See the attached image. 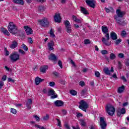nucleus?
<instances>
[{"label": "nucleus", "mask_w": 129, "mask_h": 129, "mask_svg": "<svg viewBox=\"0 0 129 129\" xmlns=\"http://www.w3.org/2000/svg\"><path fill=\"white\" fill-rule=\"evenodd\" d=\"M49 34L50 35V36H51L52 38H55V36L54 34V29H51L49 31Z\"/></svg>", "instance_id": "nucleus-30"}, {"label": "nucleus", "mask_w": 129, "mask_h": 129, "mask_svg": "<svg viewBox=\"0 0 129 129\" xmlns=\"http://www.w3.org/2000/svg\"><path fill=\"white\" fill-rule=\"evenodd\" d=\"M116 56L115 54H114V53H111L110 54V59L111 60H114V58H116Z\"/></svg>", "instance_id": "nucleus-34"}, {"label": "nucleus", "mask_w": 129, "mask_h": 129, "mask_svg": "<svg viewBox=\"0 0 129 129\" xmlns=\"http://www.w3.org/2000/svg\"><path fill=\"white\" fill-rule=\"evenodd\" d=\"M105 108L107 113H108L109 115L112 116V115L114 114V113L115 112V108H114L113 106L110 104H108L106 106Z\"/></svg>", "instance_id": "nucleus-3"}, {"label": "nucleus", "mask_w": 129, "mask_h": 129, "mask_svg": "<svg viewBox=\"0 0 129 129\" xmlns=\"http://www.w3.org/2000/svg\"><path fill=\"white\" fill-rule=\"evenodd\" d=\"M55 106L60 107L64 105V102L61 100H56L54 102Z\"/></svg>", "instance_id": "nucleus-19"}, {"label": "nucleus", "mask_w": 129, "mask_h": 129, "mask_svg": "<svg viewBox=\"0 0 129 129\" xmlns=\"http://www.w3.org/2000/svg\"><path fill=\"white\" fill-rule=\"evenodd\" d=\"M70 94L73 96H75L77 94V92L74 90H72L70 91Z\"/></svg>", "instance_id": "nucleus-33"}, {"label": "nucleus", "mask_w": 129, "mask_h": 129, "mask_svg": "<svg viewBox=\"0 0 129 129\" xmlns=\"http://www.w3.org/2000/svg\"><path fill=\"white\" fill-rule=\"evenodd\" d=\"M56 120L57 121V125L59 126V127H61L62 126V125L61 124V121L59 119H56Z\"/></svg>", "instance_id": "nucleus-48"}, {"label": "nucleus", "mask_w": 129, "mask_h": 129, "mask_svg": "<svg viewBox=\"0 0 129 129\" xmlns=\"http://www.w3.org/2000/svg\"><path fill=\"white\" fill-rule=\"evenodd\" d=\"M43 81H44V79H42L39 78L38 77L35 78V82L36 85H39V84H40L41 82H43Z\"/></svg>", "instance_id": "nucleus-21"}, {"label": "nucleus", "mask_w": 129, "mask_h": 129, "mask_svg": "<svg viewBox=\"0 0 129 129\" xmlns=\"http://www.w3.org/2000/svg\"><path fill=\"white\" fill-rule=\"evenodd\" d=\"M118 57L119 58H120V59H122V58L124 57V55L123 54V53H119L118 54Z\"/></svg>", "instance_id": "nucleus-46"}, {"label": "nucleus", "mask_w": 129, "mask_h": 129, "mask_svg": "<svg viewBox=\"0 0 129 129\" xmlns=\"http://www.w3.org/2000/svg\"><path fill=\"white\" fill-rule=\"evenodd\" d=\"M64 24L66 27V31L68 34H71L72 33V26L70 24V22L68 20H66L64 22Z\"/></svg>", "instance_id": "nucleus-5"}, {"label": "nucleus", "mask_w": 129, "mask_h": 129, "mask_svg": "<svg viewBox=\"0 0 129 129\" xmlns=\"http://www.w3.org/2000/svg\"><path fill=\"white\" fill-rule=\"evenodd\" d=\"M86 93V89H84L81 92V96H84V95Z\"/></svg>", "instance_id": "nucleus-39"}, {"label": "nucleus", "mask_w": 129, "mask_h": 129, "mask_svg": "<svg viewBox=\"0 0 129 129\" xmlns=\"http://www.w3.org/2000/svg\"><path fill=\"white\" fill-rule=\"evenodd\" d=\"M38 11H39L40 12H44V11H45V7L39 6L38 8Z\"/></svg>", "instance_id": "nucleus-35"}, {"label": "nucleus", "mask_w": 129, "mask_h": 129, "mask_svg": "<svg viewBox=\"0 0 129 129\" xmlns=\"http://www.w3.org/2000/svg\"><path fill=\"white\" fill-rule=\"evenodd\" d=\"M118 69L120 70L122 68V64H121V62L120 61H118Z\"/></svg>", "instance_id": "nucleus-38"}, {"label": "nucleus", "mask_w": 129, "mask_h": 129, "mask_svg": "<svg viewBox=\"0 0 129 129\" xmlns=\"http://www.w3.org/2000/svg\"><path fill=\"white\" fill-rule=\"evenodd\" d=\"M114 19L117 24H118L119 25H122V22H121V19H120V17L115 15L114 16Z\"/></svg>", "instance_id": "nucleus-18"}, {"label": "nucleus", "mask_w": 129, "mask_h": 129, "mask_svg": "<svg viewBox=\"0 0 129 129\" xmlns=\"http://www.w3.org/2000/svg\"><path fill=\"white\" fill-rule=\"evenodd\" d=\"M101 53L102 55H105L106 54H108V52H107V50H103L101 51Z\"/></svg>", "instance_id": "nucleus-37"}, {"label": "nucleus", "mask_w": 129, "mask_h": 129, "mask_svg": "<svg viewBox=\"0 0 129 129\" xmlns=\"http://www.w3.org/2000/svg\"><path fill=\"white\" fill-rule=\"evenodd\" d=\"M5 51L6 52L5 55L9 56L10 55V52H9V51H8V49H7L6 48H5Z\"/></svg>", "instance_id": "nucleus-50"}, {"label": "nucleus", "mask_w": 129, "mask_h": 129, "mask_svg": "<svg viewBox=\"0 0 129 129\" xmlns=\"http://www.w3.org/2000/svg\"><path fill=\"white\" fill-rule=\"evenodd\" d=\"M2 80L3 81H6L7 80V76H3V77H2Z\"/></svg>", "instance_id": "nucleus-61"}, {"label": "nucleus", "mask_w": 129, "mask_h": 129, "mask_svg": "<svg viewBox=\"0 0 129 129\" xmlns=\"http://www.w3.org/2000/svg\"><path fill=\"white\" fill-rule=\"evenodd\" d=\"M105 10L106 13H110V12H112L113 11V8L112 7H110V9H108L106 7L105 8Z\"/></svg>", "instance_id": "nucleus-32"}, {"label": "nucleus", "mask_w": 129, "mask_h": 129, "mask_svg": "<svg viewBox=\"0 0 129 129\" xmlns=\"http://www.w3.org/2000/svg\"><path fill=\"white\" fill-rule=\"evenodd\" d=\"M28 42L30 44H33V38L30 37L28 38Z\"/></svg>", "instance_id": "nucleus-54"}, {"label": "nucleus", "mask_w": 129, "mask_h": 129, "mask_svg": "<svg viewBox=\"0 0 129 129\" xmlns=\"http://www.w3.org/2000/svg\"><path fill=\"white\" fill-rule=\"evenodd\" d=\"M54 46L55 44L54 43V41L50 40L49 42L48 43V48L50 51H52V50H54Z\"/></svg>", "instance_id": "nucleus-15"}, {"label": "nucleus", "mask_w": 129, "mask_h": 129, "mask_svg": "<svg viewBox=\"0 0 129 129\" xmlns=\"http://www.w3.org/2000/svg\"><path fill=\"white\" fill-rule=\"evenodd\" d=\"M24 29L27 35H32V34H33V30L32 28L28 26H24Z\"/></svg>", "instance_id": "nucleus-16"}, {"label": "nucleus", "mask_w": 129, "mask_h": 129, "mask_svg": "<svg viewBox=\"0 0 129 129\" xmlns=\"http://www.w3.org/2000/svg\"><path fill=\"white\" fill-rule=\"evenodd\" d=\"M8 82H13L14 83V82H15V80H13V79H12V78H8Z\"/></svg>", "instance_id": "nucleus-57"}, {"label": "nucleus", "mask_w": 129, "mask_h": 129, "mask_svg": "<svg viewBox=\"0 0 129 129\" xmlns=\"http://www.w3.org/2000/svg\"><path fill=\"white\" fill-rule=\"evenodd\" d=\"M38 22L42 27H45L49 26V21H48V19L47 18H44L42 20H39Z\"/></svg>", "instance_id": "nucleus-7"}, {"label": "nucleus", "mask_w": 129, "mask_h": 129, "mask_svg": "<svg viewBox=\"0 0 129 129\" xmlns=\"http://www.w3.org/2000/svg\"><path fill=\"white\" fill-rule=\"evenodd\" d=\"M121 79H122L124 82H126V79L124 76H122L121 77Z\"/></svg>", "instance_id": "nucleus-56"}, {"label": "nucleus", "mask_w": 129, "mask_h": 129, "mask_svg": "<svg viewBox=\"0 0 129 129\" xmlns=\"http://www.w3.org/2000/svg\"><path fill=\"white\" fill-rule=\"evenodd\" d=\"M80 105L79 106V108L86 112V109L88 108V105L86 102L84 101V100H81L80 102Z\"/></svg>", "instance_id": "nucleus-6"}, {"label": "nucleus", "mask_w": 129, "mask_h": 129, "mask_svg": "<svg viewBox=\"0 0 129 129\" xmlns=\"http://www.w3.org/2000/svg\"><path fill=\"white\" fill-rule=\"evenodd\" d=\"M49 60L53 61V63H56L57 62V56L54 53H51L48 57Z\"/></svg>", "instance_id": "nucleus-11"}, {"label": "nucleus", "mask_w": 129, "mask_h": 129, "mask_svg": "<svg viewBox=\"0 0 129 129\" xmlns=\"http://www.w3.org/2000/svg\"><path fill=\"white\" fill-rule=\"evenodd\" d=\"M62 112L64 115H66V114L67 113V111H66L65 109H62Z\"/></svg>", "instance_id": "nucleus-62"}, {"label": "nucleus", "mask_w": 129, "mask_h": 129, "mask_svg": "<svg viewBox=\"0 0 129 129\" xmlns=\"http://www.w3.org/2000/svg\"><path fill=\"white\" fill-rule=\"evenodd\" d=\"M102 31L103 34H105V37L102 38V42L106 45V46H110V43H108V41L109 40V34L108 33V28L103 25L102 26Z\"/></svg>", "instance_id": "nucleus-1"}, {"label": "nucleus", "mask_w": 129, "mask_h": 129, "mask_svg": "<svg viewBox=\"0 0 129 129\" xmlns=\"http://www.w3.org/2000/svg\"><path fill=\"white\" fill-rule=\"evenodd\" d=\"M126 35V32L124 30H123L121 33V36L122 37H125Z\"/></svg>", "instance_id": "nucleus-44"}, {"label": "nucleus", "mask_w": 129, "mask_h": 129, "mask_svg": "<svg viewBox=\"0 0 129 129\" xmlns=\"http://www.w3.org/2000/svg\"><path fill=\"white\" fill-rule=\"evenodd\" d=\"M86 3L89 7L94 9L95 8V4H94V0H86Z\"/></svg>", "instance_id": "nucleus-12"}, {"label": "nucleus", "mask_w": 129, "mask_h": 129, "mask_svg": "<svg viewBox=\"0 0 129 129\" xmlns=\"http://www.w3.org/2000/svg\"><path fill=\"white\" fill-rule=\"evenodd\" d=\"M48 95L49 96H51V98L54 99V98H57V95H55V91L53 89H50L48 91Z\"/></svg>", "instance_id": "nucleus-9"}, {"label": "nucleus", "mask_w": 129, "mask_h": 129, "mask_svg": "<svg viewBox=\"0 0 129 129\" xmlns=\"http://www.w3.org/2000/svg\"><path fill=\"white\" fill-rule=\"evenodd\" d=\"M1 32L3 33L5 35H6L7 36H10V32L8 31V30L5 29V28H2L1 29Z\"/></svg>", "instance_id": "nucleus-28"}, {"label": "nucleus", "mask_w": 129, "mask_h": 129, "mask_svg": "<svg viewBox=\"0 0 129 129\" xmlns=\"http://www.w3.org/2000/svg\"><path fill=\"white\" fill-rule=\"evenodd\" d=\"M116 14L117 16L120 17V18H122L124 15H125V12L124 11H121L120 9H118L116 11Z\"/></svg>", "instance_id": "nucleus-10"}, {"label": "nucleus", "mask_w": 129, "mask_h": 129, "mask_svg": "<svg viewBox=\"0 0 129 129\" xmlns=\"http://www.w3.org/2000/svg\"><path fill=\"white\" fill-rule=\"evenodd\" d=\"M11 49H15L18 47V42L16 40L12 41V44L10 45Z\"/></svg>", "instance_id": "nucleus-20"}, {"label": "nucleus", "mask_w": 129, "mask_h": 129, "mask_svg": "<svg viewBox=\"0 0 129 129\" xmlns=\"http://www.w3.org/2000/svg\"><path fill=\"white\" fill-rule=\"evenodd\" d=\"M8 29L13 35H17L18 34V26L14 22H11L9 23Z\"/></svg>", "instance_id": "nucleus-2"}, {"label": "nucleus", "mask_w": 129, "mask_h": 129, "mask_svg": "<svg viewBox=\"0 0 129 129\" xmlns=\"http://www.w3.org/2000/svg\"><path fill=\"white\" fill-rule=\"evenodd\" d=\"M95 75L97 78L100 77V73H99V72L95 71Z\"/></svg>", "instance_id": "nucleus-41"}, {"label": "nucleus", "mask_w": 129, "mask_h": 129, "mask_svg": "<svg viewBox=\"0 0 129 129\" xmlns=\"http://www.w3.org/2000/svg\"><path fill=\"white\" fill-rule=\"evenodd\" d=\"M100 125L101 129H106V123L104 121V118L102 117H100Z\"/></svg>", "instance_id": "nucleus-8"}, {"label": "nucleus", "mask_w": 129, "mask_h": 129, "mask_svg": "<svg viewBox=\"0 0 129 129\" xmlns=\"http://www.w3.org/2000/svg\"><path fill=\"white\" fill-rule=\"evenodd\" d=\"M34 118H35L36 121H40V117L38 116V115H36L33 116Z\"/></svg>", "instance_id": "nucleus-45"}, {"label": "nucleus", "mask_w": 129, "mask_h": 129, "mask_svg": "<svg viewBox=\"0 0 129 129\" xmlns=\"http://www.w3.org/2000/svg\"><path fill=\"white\" fill-rule=\"evenodd\" d=\"M73 20L76 23H78V24H81L82 23V20L77 18V17L76 16L73 15L72 16Z\"/></svg>", "instance_id": "nucleus-23"}, {"label": "nucleus", "mask_w": 129, "mask_h": 129, "mask_svg": "<svg viewBox=\"0 0 129 129\" xmlns=\"http://www.w3.org/2000/svg\"><path fill=\"white\" fill-rule=\"evenodd\" d=\"M110 38L112 39V40H113L114 41L116 40V39H117V35H116V33L114 32H111Z\"/></svg>", "instance_id": "nucleus-22"}, {"label": "nucleus", "mask_w": 129, "mask_h": 129, "mask_svg": "<svg viewBox=\"0 0 129 129\" xmlns=\"http://www.w3.org/2000/svg\"><path fill=\"white\" fill-rule=\"evenodd\" d=\"M74 28H75L76 29H77L79 28V25H78L77 24H74Z\"/></svg>", "instance_id": "nucleus-55"}, {"label": "nucleus", "mask_w": 129, "mask_h": 129, "mask_svg": "<svg viewBox=\"0 0 129 129\" xmlns=\"http://www.w3.org/2000/svg\"><path fill=\"white\" fill-rule=\"evenodd\" d=\"M35 127H37V128H39V129H46V128H45V127H44L43 126H40L39 124H35Z\"/></svg>", "instance_id": "nucleus-36"}, {"label": "nucleus", "mask_w": 129, "mask_h": 129, "mask_svg": "<svg viewBox=\"0 0 129 129\" xmlns=\"http://www.w3.org/2000/svg\"><path fill=\"white\" fill-rule=\"evenodd\" d=\"M22 49H23L24 51H28L29 50V48L27 47V46L25 44H22L21 45Z\"/></svg>", "instance_id": "nucleus-31"}, {"label": "nucleus", "mask_w": 129, "mask_h": 129, "mask_svg": "<svg viewBox=\"0 0 129 129\" xmlns=\"http://www.w3.org/2000/svg\"><path fill=\"white\" fill-rule=\"evenodd\" d=\"M82 114L81 113H78L77 114V117H80L81 116H82Z\"/></svg>", "instance_id": "nucleus-64"}, {"label": "nucleus", "mask_w": 129, "mask_h": 129, "mask_svg": "<svg viewBox=\"0 0 129 129\" xmlns=\"http://www.w3.org/2000/svg\"><path fill=\"white\" fill-rule=\"evenodd\" d=\"M19 52L20 54H22V55H26V52H25L23 49H19Z\"/></svg>", "instance_id": "nucleus-42"}, {"label": "nucleus", "mask_w": 129, "mask_h": 129, "mask_svg": "<svg viewBox=\"0 0 129 129\" xmlns=\"http://www.w3.org/2000/svg\"><path fill=\"white\" fill-rule=\"evenodd\" d=\"M103 71L106 75H110V71H109V69H108V68H104Z\"/></svg>", "instance_id": "nucleus-27"}, {"label": "nucleus", "mask_w": 129, "mask_h": 129, "mask_svg": "<svg viewBox=\"0 0 129 129\" xmlns=\"http://www.w3.org/2000/svg\"><path fill=\"white\" fill-rule=\"evenodd\" d=\"M84 43L86 45H88V44H90V41H89V39H85L84 41Z\"/></svg>", "instance_id": "nucleus-47"}, {"label": "nucleus", "mask_w": 129, "mask_h": 129, "mask_svg": "<svg viewBox=\"0 0 129 129\" xmlns=\"http://www.w3.org/2000/svg\"><path fill=\"white\" fill-rule=\"evenodd\" d=\"M11 112L13 113V114H16L17 113V110L14 108H11Z\"/></svg>", "instance_id": "nucleus-40"}, {"label": "nucleus", "mask_w": 129, "mask_h": 129, "mask_svg": "<svg viewBox=\"0 0 129 129\" xmlns=\"http://www.w3.org/2000/svg\"><path fill=\"white\" fill-rule=\"evenodd\" d=\"M10 58L13 62H17L20 60V54L17 52H13L10 56Z\"/></svg>", "instance_id": "nucleus-4"}, {"label": "nucleus", "mask_w": 129, "mask_h": 129, "mask_svg": "<svg viewBox=\"0 0 129 129\" xmlns=\"http://www.w3.org/2000/svg\"><path fill=\"white\" fill-rule=\"evenodd\" d=\"M53 75H54V76H56V77H58V76H59V74L57 72H53Z\"/></svg>", "instance_id": "nucleus-58"}, {"label": "nucleus", "mask_w": 129, "mask_h": 129, "mask_svg": "<svg viewBox=\"0 0 129 129\" xmlns=\"http://www.w3.org/2000/svg\"><path fill=\"white\" fill-rule=\"evenodd\" d=\"M58 66H59V67L62 69L63 68V66L62 65V61L61 60H58Z\"/></svg>", "instance_id": "nucleus-49"}, {"label": "nucleus", "mask_w": 129, "mask_h": 129, "mask_svg": "<svg viewBox=\"0 0 129 129\" xmlns=\"http://www.w3.org/2000/svg\"><path fill=\"white\" fill-rule=\"evenodd\" d=\"M120 42H121V39H117V40L115 41V44L116 45H118V44H119V43H120Z\"/></svg>", "instance_id": "nucleus-52"}, {"label": "nucleus", "mask_w": 129, "mask_h": 129, "mask_svg": "<svg viewBox=\"0 0 129 129\" xmlns=\"http://www.w3.org/2000/svg\"><path fill=\"white\" fill-rule=\"evenodd\" d=\"M85 84V83H84V82L83 81H81L80 83H79V85H80V86H82V87H83L84 86Z\"/></svg>", "instance_id": "nucleus-53"}, {"label": "nucleus", "mask_w": 129, "mask_h": 129, "mask_svg": "<svg viewBox=\"0 0 129 129\" xmlns=\"http://www.w3.org/2000/svg\"><path fill=\"white\" fill-rule=\"evenodd\" d=\"M4 82L0 81V89L4 86Z\"/></svg>", "instance_id": "nucleus-60"}, {"label": "nucleus", "mask_w": 129, "mask_h": 129, "mask_svg": "<svg viewBox=\"0 0 129 129\" xmlns=\"http://www.w3.org/2000/svg\"><path fill=\"white\" fill-rule=\"evenodd\" d=\"M54 19L56 23H60L62 19L61 18V16H60V14L56 13L54 17Z\"/></svg>", "instance_id": "nucleus-13"}, {"label": "nucleus", "mask_w": 129, "mask_h": 129, "mask_svg": "<svg viewBox=\"0 0 129 129\" xmlns=\"http://www.w3.org/2000/svg\"><path fill=\"white\" fill-rule=\"evenodd\" d=\"M81 11L84 15H88V12L84 7H81Z\"/></svg>", "instance_id": "nucleus-29"}, {"label": "nucleus", "mask_w": 129, "mask_h": 129, "mask_svg": "<svg viewBox=\"0 0 129 129\" xmlns=\"http://www.w3.org/2000/svg\"><path fill=\"white\" fill-rule=\"evenodd\" d=\"M49 116L48 114H46V116L43 117V120H48L49 119Z\"/></svg>", "instance_id": "nucleus-43"}, {"label": "nucleus", "mask_w": 129, "mask_h": 129, "mask_svg": "<svg viewBox=\"0 0 129 129\" xmlns=\"http://www.w3.org/2000/svg\"><path fill=\"white\" fill-rule=\"evenodd\" d=\"M32 103H33V99H28L26 101V107L28 109H31L32 107Z\"/></svg>", "instance_id": "nucleus-14"}, {"label": "nucleus", "mask_w": 129, "mask_h": 129, "mask_svg": "<svg viewBox=\"0 0 129 129\" xmlns=\"http://www.w3.org/2000/svg\"><path fill=\"white\" fill-rule=\"evenodd\" d=\"M117 116L120 117L121 114H124L125 113V109L124 108H122L120 110L118 109L117 110Z\"/></svg>", "instance_id": "nucleus-17"}, {"label": "nucleus", "mask_w": 129, "mask_h": 129, "mask_svg": "<svg viewBox=\"0 0 129 129\" xmlns=\"http://www.w3.org/2000/svg\"><path fill=\"white\" fill-rule=\"evenodd\" d=\"M125 89V88L124 87V86L122 85L118 88L117 92L118 93L121 94L124 91Z\"/></svg>", "instance_id": "nucleus-24"}, {"label": "nucleus", "mask_w": 129, "mask_h": 129, "mask_svg": "<svg viewBox=\"0 0 129 129\" xmlns=\"http://www.w3.org/2000/svg\"><path fill=\"white\" fill-rule=\"evenodd\" d=\"M64 126H65V127H66V128H67V129H70V126H69V125L68 123H66L64 124Z\"/></svg>", "instance_id": "nucleus-59"}, {"label": "nucleus", "mask_w": 129, "mask_h": 129, "mask_svg": "<svg viewBox=\"0 0 129 129\" xmlns=\"http://www.w3.org/2000/svg\"><path fill=\"white\" fill-rule=\"evenodd\" d=\"M13 2L14 4L21 5V6H23V5H24V1L23 0H13Z\"/></svg>", "instance_id": "nucleus-26"}, {"label": "nucleus", "mask_w": 129, "mask_h": 129, "mask_svg": "<svg viewBox=\"0 0 129 129\" xmlns=\"http://www.w3.org/2000/svg\"><path fill=\"white\" fill-rule=\"evenodd\" d=\"M88 70V69L84 68L83 69V72H84V73H85L87 72Z\"/></svg>", "instance_id": "nucleus-63"}, {"label": "nucleus", "mask_w": 129, "mask_h": 129, "mask_svg": "<svg viewBox=\"0 0 129 129\" xmlns=\"http://www.w3.org/2000/svg\"><path fill=\"white\" fill-rule=\"evenodd\" d=\"M48 66H43V67H41L40 68V72L42 73H46V71H47V70H48Z\"/></svg>", "instance_id": "nucleus-25"}, {"label": "nucleus", "mask_w": 129, "mask_h": 129, "mask_svg": "<svg viewBox=\"0 0 129 129\" xmlns=\"http://www.w3.org/2000/svg\"><path fill=\"white\" fill-rule=\"evenodd\" d=\"M49 86H51V87H54V86H55V82H50L49 83Z\"/></svg>", "instance_id": "nucleus-51"}]
</instances>
